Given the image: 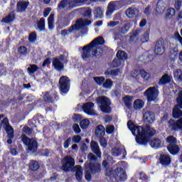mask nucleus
Masks as SVG:
<instances>
[{"label":"nucleus","mask_w":182,"mask_h":182,"mask_svg":"<svg viewBox=\"0 0 182 182\" xmlns=\"http://www.w3.org/2000/svg\"><path fill=\"white\" fill-rule=\"evenodd\" d=\"M127 127L131 130L132 134L136 136V141L139 144H146L147 143V134L149 136L156 134V130L150 127H147L146 130H144L143 127L133 124L132 121L128 122Z\"/></svg>","instance_id":"obj_1"},{"label":"nucleus","mask_w":182,"mask_h":182,"mask_svg":"<svg viewBox=\"0 0 182 182\" xmlns=\"http://www.w3.org/2000/svg\"><path fill=\"white\" fill-rule=\"evenodd\" d=\"M105 40L102 37H99L92 41L90 44L82 47V53L81 58L83 60H90L92 58L100 56V53L97 52V46L103 45Z\"/></svg>","instance_id":"obj_2"},{"label":"nucleus","mask_w":182,"mask_h":182,"mask_svg":"<svg viewBox=\"0 0 182 182\" xmlns=\"http://www.w3.org/2000/svg\"><path fill=\"white\" fill-rule=\"evenodd\" d=\"M102 166L105 168L106 176L108 177H114V178H119L120 181H124L127 179L126 171L122 168H119L117 171H113V168L109 166V162L104 161Z\"/></svg>","instance_id":"obj_3"},{"label":"nucleus","mask_w":182,"mask_h":182,"mask_svg":"<svg viewBox=\"0 0 182 182\" xmlns=\"http://www.w3.org/2000/svg\"><path fill=\"white\" fill-rule=\"evenodd\" d=\"M88 160H90V164L87 163L85 164V180L87 181H90V178L92 175H90V172L95 171V173H97L100 170V165L99 164H93L97 159L93 154H90L87 156Z\"/></svg>","instance_id":"obj_4"},{"label":"nucleus","mask_w":182,"mask_h":182,"mask_svg":"<svg viewBox=\"0 0 182 182\" xmlns=\"http://www.w3.org/2000/svg\"><path fill=\"white\" fill-rule=\"evenodd\" d=\"M96 102L102 112L104 113H109L110 112V105L112 102L109 98L107 97H99L97 98Z\"/></svg>","instance_id":"obj_5"},{"label":"nucleus","mask_w":182,"mask_h":182,"mask_svg":"<svg viewBox=\"0 0 182 182\" xmlns=\"http://www.w3.org/2000/svg\"><path fill=\"white\" fill-rule=\"evenodd\" d=\"M21 141L28 146V151L35 153V151L38 149V142L33 139H29L25 134L21 136Z\"/></svg>","instance_id":"obj_6"},{"label":"nucleus","mask_w":182,"mask_h":182,"mask_svg":"<svg viewBox=\"0 0 182 182\" xmlns=\"http://www.w3.org/2000/svg\"><path fill=\"white\" fill-rule=\"evenodd\" d=\"M167 143L169 144L167 149L171 154H177L180 151V148L178 146L177 139L173 136H168L166 138Z\"/></svg>","instance_id":"obj_7"},{"label":"nucleus","mask_w":182,"mask_h":182,"mask_svg":"<svg viewBox=\"0 0 182 182\" xmlns=\"http://www.w3.org/2000/svg\"><path fill=\"white\" fill-rule=\"evenodd\" d=\"M1 126L5 129L9 139L7 140V143L9 144H11L12 143V139H14V128L9 125V122L8 121V118H4L1 122Z\"/></svg>","instance_id":"obj_8"},{"label":"nucleus","mask_w":182,"mask_h":182,"mask_svg":"<svg viewBox=\"0 0 182 182\" xmlns=\"http://www.w3.org/2000/svg\"><path fill=\"white\" fill-rule=\"evenodd\" d=\"M148 102H156L159 97V90L156 87L148 88L145 92Z\"/></svg>","instance_id":"obj_9"},{"label":"nucleus","mask_w":182,"mask_h":182,"mask_svg":"<svg viewBox=\"0 0 182 182\" xmlns=\"http://www.w3.org/2000/svg\"><path fill=\"white\" fill-rule=\"evenodd\" d=\"M92 23V21L82 19H80L77 21L76 23L71 28H70L69 32L70 33H75L76 31H79V29H81L84 26H89Z\"/></svg>","instance_id":"obj_10"},{"label":"nucleus","mask_w":182,"mask_h":182,"mask_svg":"<svg viewBox=\"0 0 182 182\" xmlns=\"http://www.w3.org/2000/svg\"><path fill=\"white\" fill-rule=\"evenodd\" d=\"M59 84L61 93H68V92H69L70 81L68 77H61L59 80Z\"/></svg>","instance_id":"obj_11"},{"label":"nucleus","mask_w":182,"mask_h":182,"mask_svg":"<svg viewBox=\"0 0 182 182\" xmlns=\"http://www.w3.org/2000/svg\"><path fill=\"white\" fill-rule=\"evenodd\" d=\"M176 102L177 105L173 108V117H180L182 115V111L180 109L182 107V90L179 92Z\"/></svg>","instance_id":"obj_12"},{"label":"nucleus","mask_w":182,"mask_h":182,"mask_svg":"<svg viewBox=\"0 0 182 182\" xmlns=\"http://www.w3.org/2000/svg\"><path fill=\"white\" fill-rule=\"evenodd\" d=\"M75 167V159L71 156H66L63 160V170L68 171V170H72Z\"/></svg>","instance_id":"obj_13"},{"label":"nucleus","mask_w":182,"mask_h":182,"mask_svg":"<svg viewBox=\"0 0 182 182\" xmlns=\"http://www.w3.org/2000/svg\"><path fill=\"white\" fill-rule=\"evenodd\" d=\"M93 107H95L93 102H87L82 105V110H84L85 113L90 116H97V113Z\"/></svg>","instance_id":"obj_14"},{"label":"nucleus","mask_w":182,"mask_h":182,"mask_svg":"<svg viewBox=\"0 0 182 182\" xmlns=\"http://www.w3.org/2000/svg\"><path fill=\"white\" fill-rule=\"evenodd\" d=\"M65 56L60 55L59 58H55L53 60V65L56 70L60 71L63 69V61Z\"/></svg>","instance_id":"obj_15"},{"label":"nucleus","mask_w":182,"mask_h":182,"mask_svg":"<svg viewBox=\"0 0 182 182\" xmlns=\"http://www.w3.org/2000/svg\"><path fill=\"white\" fill-rule=\"evenodd\" d=\"M122 6H120V2L119 1H112L109 4L108 9L106 13L107 16H110L114 11H117V9H120Z\"/></svg>","instance_id":"obj_16"},{"label":"nucleus","mask_w":182,"mask_h":182,"mask_svg":"<svg viewBox=\"0 0 182 182\" xmlns=\"http://www.w3.org/2000/svg\"><path fill=\"white\" fill-rule=\"evenodd\" d=\"M165 43L164 40L160 39L156 42V46H155V53L156 55H163V53L165 50Z\"/></svg>","instance_id":"obj_17"},{"label":"nucleus","mask_w":182,"mask_h":182,"mask_svg":"<svg viewBox=\"0 0 182 182\" xmlns=\"http://www.w3.org/2000/svg\"><path fill=\"white\" fill-rule=\"evenodd\" d=\"M168 127L173 130L176 129H181L182 130V118L179 119L176 122L170 120Z\"/></svg>","instance_id":"obj_18"},{"label":"nucleus","mask_w":182,"mask_h":182,"mask_svg":"<svg viewBox=\"0 0 182 182\" xmlns=\"http://www.w3.org/2000/svg\"><path fill=\"white\" fill-rule=\"evenodd\" d=\"M144 119L146 123H153L154 122V113L147 111L144 114Z\"/></svg>","instance_id":"obj_19"},{"label":"nucleus","mask_w":182,"mask_h":182,"mask_svg":"<svg viewBox=\"0 0 182 182\" xmlns=\"http://www.w3.org/2000/svg\"><path fill=\"white\" fill-rule=\"evenodd\" d=\"M126 15L128 18H136L139 15V10L134 8H129L126 11Z\"/></svg>","instance_id":"obj_20"},{"label":"nucleus","mask_w":182,"mask_h":182,"mask_svg":"<svg viewBox=\"0 0 182 182\" xmlns=\"http://www.w3.org/2000/svg\"><path fill=\"white\" fill-rule=\"evenodd\" d=\"M90 146L93 153L97 154L98 157H100L102 156V152H100V150L99 149V144H97V142L92 141L90 143Z\"/></svg>","instance_id":"obj_21"},{"label":"nucleus","mask_w":182,"mask_h":182,"mask_svg":"<svg viewBox=\"0 0 182 182\" xmlns=\"http://www.w3.org/2000/svg\"><path fill=\"white\" fill-rule=\"evenodd\" d=\"M74 170L75 171V177L77 181H80L83 178V169L82 168V166H77L74 168Z\"/></svg>","instance_id":"obj_22"},{"label":"nucleus","mask_w":182,"mask_h":182,"mask_svg":"<svg viewBox=\"0 0 182 182\" xmlns=\"http://www.w3.org/2000/svg\"><path fill=\"white\" fill-rule=\"evenodd\" d=\"M28 5H29L28 2L19 1L17 4V11H18V12H20V13L25 12V11H26V9L28 8Z\"/></svg>","instance_id":"obj_23"},{"label":"nucleus","mask_w":182,"mask_h":182,"mask_svg":"<svg viewBox=\"0 0 182 182\" xmlns=\"http://www.w3.org/2000/svg\"><path fill=\"white\" fill-rule=\"evenodd\" d=\"M159 161L162 166H167V164H170V161H171V159H170V156L167 154H162L161 155L159 158Z\"/></svg>","instance_id":"obj_24"},{"label":"nucleus","mask_w":182,"mask_h":182,"mask_svg":"<svg viewBox=\"0 0 182 182\" xmlns=\"http://www.w3.org/2000/svg\"><path fill=\"white\" fill-rule=\"evenodd\" d=\"M173 77L171 76L164 74L159 80V85H166V83H169L171 82Z\"/></svg>","instance_id":"obj_25"},{"label":"nucleus","mask_w":182,"mask_h":182,"mask_svg":"<svg viewBox=\"0 0 182 182\" xmlns=\"http://www.w3.org/2000/svg\"><path fill=\"white\" fill-rule=\"evenodd\" d=\"M105 127H103V125H98L95 129V134H97L98 137H103V136H105Z\"/></svg>","instance_id":"obj_26"},{"label":"nucleus","mask_w":182,"mask_h":182,"mask_svg":"<svg viewBox=\"0 0 182 182\" xmlns=\"http://www.w3.org/2000/svg\"><path fill=\"white\" fill-rule=\"evenodd\" d=\"M149 144L154 149H159L161 146V141L159 139H151L149 141Z\"/></svg>","instance_id":"obj_27"},{"label":"nucleus","mask_w":182,"mask_h":182,"mask_svg":"<svg viewBox=\"0 0 182 182\" xmlns=\"http://www.w3.org/2000/svg\"><path fill=\"white\" fill-rule=\"evenodd\" d=\"M72 6V4L69 1V0H63L60 1V4L58 5L59 9H63L66 8L69 9Z\"/></svg>","instance_id":"obj_28"},{"label":"nucleus","mask_w":182,"mask_h":182,"mask_svg":"<svg viewBox=\"0 0 182 182\" xmlns=\"http://www.w3.org/2000/svg\"><path fill=\"white\" fill-rule=\"evenodd\" d=\"M144 107V102L141 100H136L134 102V108L135 110H141Z\"/></svg>","instance_id":"obj_29"},{"label":"nucleus","mask_w":182,"mask_h":182,"mask_svg":"<svg viewBox=\"0 0 182 182\" xmlns=\"http://www.w3.org/2000/svg\"><path fill=\"white\" fill-rule=\"evenodd\" d=\"M176 15V10L173 8H169L166 13L165 19L166 21H168V19H171L173 16Z\"/></svg>","instance_id":"obj_30"},{"label":"nucleus","mask_w":182,"mask_h":182,"mask_svg":"<svg viewBox=\"0 0 182 182\" xmlns=\"http://www.w3.org/2000/svg\"><path fill=\"white\" fill-rule=\"evenodd\" d=\"M141 77L143 79V82H149L151 79V75L145 70L140 71Z\"/></svg>","instance_id":"obj_31"},{"label":"nucleus","mask_w":182,"mask_h":182,"mask_svg":"<svg viewBox=\"0 0 182 182\" xmlns=\"http://www.w3.org/2000/svg\"><path fill=\"white\" fill-rule=\"evenodd\" d=\"M15 20V14L14 13H11L9 16L4 18L1 22L4 23H11V22H14Z\"/></svg>","instance_id":"obj_32"},{"label":"nucleus","mask_w":182,"mask_h":182,"mask_svg":"<svg viewBox=\"0 0 182 182\" xmlns=\"http://www.w3.org/2000/svg\"><path fill=\"white\" fill-rule=\"evenodd\" d=\"M117 58L119 60L124 63V60L127 59V54L124 51H118Z\"/></svg>","instance_id":"obj_33"},{"label":"nucleus","mask_w":182,"mask_h":182,"mask_svg":"<svg viewBox=\"0 0 182 182\" xmlns=\"http://www.w3.org/2000/svg\"><path fill=\"white\" fill-rule=\"evenodd\" d=\"M122 100L127 107H132V102H133V97L127 95L122 98Z\"/></svg>","instance_id":"obj_34"},{"label":"nucleus","mask_w":182,"mask_h":182,"mask_svg":"<svg viewBox=\"0 0 182 182\" xmlns=\"http://www.w3.org/2000/svg\"><path fill=\"white\" fill-rule=\"evenodd\" d=\"M55 16L53 14L50 15V16L48 18V28L50 31H52L53 28H55V26L53 23H55Z\"/></svg>","instance_id":"obj_35"},{"label":"nucleus","mask_w":182,"mask_h":182,"mask_svg":"<svg viewBox=\"0 0 182 182\" xmlns=\"http://www.w3.org/2000/svg\"><path fill=\"white\" fill-rule=\"evenodd\" d=\"M173 77L175 80L178 82H182V71L181 70H176L173 72Z\"/></svg>","instance_id":"obj_36"},{"label":"nucleus","mask_w":182,"mask_h":182,"mask_svg":"<svg viewBox=\"0 0 182 182\" xmlns=\"http://www.w3.org/2000/svg\"><path fill=\"white\" fill-rule=\"evenodd\" d=\"M133 23H136V21H129L127 25H125L124 28H122V33L126 34L129 32V30L130 29V28H132V26H133Z\"/></svg>","instance_id":"obj_37"},{"label":"nucleus","mask_w":182,"mask_h":182,"mask_svg":"<svg viewBox=\"0 0 182 182\" xmlns=\"http://www.w3.org/2000/svg\"><path fill=\"white\" fill-rule=\"evenodd\" d=\"M29 167L32 171H36L39 169V164L36 161H31Z\"/></svg>","instance_id":"obj_38"},{"label":"nucleus","mask_w":182,"mask_h":182,"mask_svg":"<svg viewBox=\"0 0 182 182\" xmlns=\"http://www.w3.org/2000/svg\"><path fill=\"white\" fill-rule=\"evenodd\" d=\"M90 125V121L87 119H82L80 123L81 129H87Z\"/></svg>","instance_id":"obj_39"},{"label":"nucleus","mask_w":182,"mask_h":182,"mask_svg":"<svg viewBox=\"0 0 182 182\" xmlns=\"http://www.w3.org/2000/svg\"><path fill=\"white\" fill-rule=\"evenodd\" d=\"M150 33L149 31L146 32L141 37V42L142 43H147L149 40Z\"/></svg>","instance_id":"obj_40"},{"label":"nucleus","mask_w":182,"mask_h":182,"mask_svg":"<svg viewBox=\"0 0 182 182\" xmlns=\"http://www.w3.org/2000/svg\"><path fill=\"white\" fill-rule=\"evenodd\" d=\"M141 33V31L140 30H136L133 31V35L131 36L130 40L131 41H138L139 38H137L139 36V34Z\"/></svg>","instance_id":"obj_41"},{"label":"nucleus","mask_w":182,"mask_h":182,"mask_svg":"<svg viewBox=\"0 0 182 182\" xmlns=\"http://www.w3.org/2000/svg\"><path fill=\"white\" fill-rule=\"evenodd\" d=\"M94 80L99 86H102L105 83V77H95Z\"/></svg>","instance_id":"obj_42"},{"label":"nucleus","mask_w":182,"mask_h":182,"mask_svg":"<svg viewBox=\"0 0 182 182\" xmlns=\"http://www.w3.org/2000/svg\"><path fill=\"white\" fill-rule=\"evenodd\" d=\"M120 65H124V63L122 62L120 60H118V58H117L112 61V68H117V67L120 66Z\"/></svg>","instance_id":"obj_43"},{"label":"nucleus","mask_w":182,"mask_h":182,"mask_svg":"<svg viewBox=\"0 0 182 182\" xmlns=\"http://www.w3.org/2000/svg\"><path fill=\"white\" fill-rule=\"evenodd\" d=\"M174 8L176 11H180L182 8V0H175Z\"/></svg>","instance_id":"obj_44"},{"label":"nucleus","mask_w":182,"mask_h":182,"mask_svg":"<svg viewBox=\"0 0 182 182\" xmlns=\"http://www.w3.org/2000/svg\"><path fill=\"white\" fill-rule=\"evenodd\" d=\"M38 69V66H36V65H31L28 68V73H35V72H36Z\"/></svg>","instance_id":"obj_45"},{"label":"nucleus","mask_w":182,"mask_h":182,"mask_svg":"<svg viewBox=\"0 0 182 182\" xmlns=\"http://www.w3.org/2000/svg\"><path fill=\"white\" fill-rule=\"evenodd\" d=\"M38 26L40 31H45V19L41 18L38 23Z\"/></svg>","instance_id":"obj_46"},{"label":"nucleus","mask_w":182,"mask_h":182,"mask_svg":"<svg viewBox=\"0 0 182 182\" xmlns=\"http://www.w3.org/2000/svg\"><path fill=\"white\" fill-rule=\"evenodd\" d=\"M178 55V50L177 48H175L171 50V58L173 59V60H176V58H177Z\"/></svg>","instance_id":"obj_47"},{"label":"nucleus","mask_w":182,"mask_h":182,"mask_svg":"<svg viewBox=\"0 0 182 182\" xmlns=\"http://www.w3.org/2000/svg\"><path fill=\"white\" fill-rule=\"evenodd\" d=\"M28 40L31 43H33L36 41V33H31L28 36Z\"/></svg>","instance_id":"obj_48"},{"label":"nucleus","mask_w":182,"mask_h":182,"mask_svg":"<svg viewBox=\"0 0 182 182\" xmlns=\"http://www.w3.org/2000/svg\"><path fill=\"white\" fill-rule=\"evenodd\" d=\"M102 85L105 89H110L113 85V82L110 80H107Z\"/></svg>","instance_id":"obj_49"},{"label":"nucleus","mask_w":182,"mask_h":182,"mask_svg":"<svg viewBox=\"0 0 182 182\" xmlns=\"http://www.w3.org/2000/svg\"><path fill=\"white\" fill-rule=\"evenodd\" d=\"M112 156H120L122 154V149H119V148H114L112 150Z\"/></svg>","instance_id":"obj_50"},{"label":"nucleus","mask_w":182,"mask_h":182,"mask_svg":"<svg viewBox=\"0 0 182 182\" xmlns=\"http://www.w3.org/2000/svg\"><path fill=\"white\" fill-rule=\"evenodd\" d=\"M96 18H103V11L101 9H97L95 12Z\"/></svg>","instance_id":"obj_51"},{"label":"nucleus","mask_w":182,"mask_h":182,"mask_svg":"<svg viewBox=\"0 0 182 182\" xmlns=\"http://www.w3.org/2000/svg\"><path fill=\"white\" fill-rule=\"evenodd\" d=\"M165 10H166V6H161L160 4L157 5V8H156L157 14H164Z\"/></svg>","instance_id":"obj_52"},{"label":"nucleus","mask_w":182,"mask_h":182,"mask_svg":"<svg viewBox=\"0 0 182 182\" xmlns=\"http://www.w3.org/2000/svg\"><path fill=\"white\" fill-rule=\"evenodd\" d=\"M106 132L108 134H112L114 132V127L112 125H109L106 128Z\"/></svg>","instance_id":"obj_53"},{"label":"nucleus","mask_w":182,"mask_h":182,"mask_svg":"<svg viewBox=\"0 0 182 182\" xmlns=\"http://www.w3.org/2000/svg\"><path fill=\"white\" fill-rule=\"evenodd\" d=\"M44 100H46V102H48V103H50L52 102V95H50V93H46L44 95Z\"/></svg>","instance_id":"obj_54"},{"label":"nucleus","mask_w":182,"mask_h":182,"mask_svg":"<svg viewBox=\"0 0 182 182\" xmlns=\"http://www.w3.org/2000/svg\"><path fill=\"white\" fill-rule=\"evenodd\" d=\"M11 153L13 156H16L19 153V149H17L16 146H12L11 148Z\"/></svg>","instance_id":"obj_55"},{"label":"nucleus","mask_w":182,"mask_h":182,"mask_svg":"<svg viewBox=\"0 0 182 182\" xmlns=\"http://www.w3.org/2000/svg\"><path fill=\"white\" fill-rule=\"evenodd\" d=\"M18 52L20 53H21L22 55H26V53H27V50H26V47L25 46H21L18 48Z\"/></svg>","instance_id":"obj_56"},{"label":"nucleus","mask_w":182,"mask_h":182,"mask_svg":"<svg viewBox=\"0 0 182 182\" xmlns=\"http://www.w3.org/2000/svg\"><path fill=\"white\" fill-rule=\"evenodd\" d=\"M100 143L102 147H106V146H107V141L105 138H101L100 140Z\"/></svg>","instance_id":"obj_57"},{"label":"nucleus","mask_w":182,"mask_h":182,"mask_svg":"<svg viewBox=\"0 0 182 182\" xmlns=\"http://www.w3.org/2000/svg\"><path fill=\"white\" fill-rule=\"evenodd\" d=\"M71 141H72L71 138H68L67 140H65V142H64V148L65 149H68L69 148V144H70Z\"/></svg>","instance_id":"obj_58"},{"label":"nucleus","mask_w":182,"mask_h":182,"mask_svg":"<svg viewBox=\"0 0 182 182\" xmlns=\"http://www.w3.org/2000/svg\"><path fill=\"white\" fill-rule=\"evenodd\" d=\"M117 25H119V21H110L109 23H108L107 26L109 28H114V26H117Z\"/></svg>","instance_id":"obj_59"},{"label":"nucleus","mask_w":182,"mask_h":182,"mask_svg":"<svg viewBox=\"0 0 182 182\" xmlns=\"http://www.w3.org/2000/svg\"><path fill=\"white\" fill-rule=\"evenodd\" d=\"M80 139H81V137L79 135H76L73 137V143H79V141H80Z\"/></svg>","instance_id":"obj_60"},{"label":"nucleus","mask_w":182,"mask_h":182,"mask_svg":"<svg viewBox=\"0 0 182 182\" xmlns=\"http://www.w3.org/2000/svg\"><path fill=\"white\" fill-rule=\"evenodd\" d=\"M23 132L24 133H26V134H31V133H32V130L31 129V128L26 127L23 129Z\"/></svg>","instance_id":"obj_61"},{"label":"nucleus","mask_w":182,"mask_h":182,"mask_svg":"<svg viewBox=\"0 0 182 182\" xmlns=\"http://www.w3.org/2000/svg\"><path fill=\"white\" fill-rule=\"evenodd\" d=\"M74 132L75 133H79L80 132V127H79V124H74L73 126Z\"/></svg>","instance_id":"obj_62"},{"label":"nucleus","mask_w":182,"mask_h":182,"mask_svg":"<svg viewBox=\"0 0 182 182\" xmlns=\"http://www.w3.org/2000/svg\"><path fill=\"white\" fill-rule=\"evenodd\" d=\"M47 65H50V59L49 58L46 59L43 63V68H45V66H47Z\"/></svg>","instance_id":"obj_63"},{"label":"nucleus","mask_w":182,"mask_h":182,"mask_svg":"<svg viewBox=\"0 0 182 182\" xmlns=\"http://www.w3.org/2000/svg\"><path fill=\"white\" fill-rule=\"evenodd\" d=\"M50 8H47L45 11H44V16L45 18H46L48 16V15H49V14H50Z\"/></svg>","instance_id":"obj_64"}]
</instances>
